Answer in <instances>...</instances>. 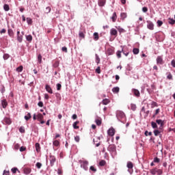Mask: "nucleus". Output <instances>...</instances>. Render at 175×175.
Segmentation results:
<instances>
[{
    "instance_id": "nucleus-10",
    "label": "nucleus",
    "mask_w": 175,
    "mask_h": 175,
    "mask_svg": "<svg viewBox=\"0 0 175 175\" xmlns=\"http://www.w3.org/2000/svg\"><path fill=\"white\" fill-rule=\"evenodd\" d=\"M117 33H118V32H117V30L116 29H114V28L111 29L110 35L111 36H117Z\"/></svg>"
},
{
    "instance_id": "nucleus-25",
    "label": "nucleus",
    "mask_w": 175,
    "mask_h": 175,
    "mask_svg": "<svg viewBox=\"0 0 175 175\" xmlns=\"http://www.w3.org/2000/svg\"><path fill=\"white\" fill-rule=\"evenodd\" d=\"M37 119L38 121H42V120H43V115H42V113H38L37 115Z\"/></svg>"
},
{
    "instance_id": "nucleus-17",
    "label": "nucleus",
    "mask_w": 175,
    "mask_h": 175,
    "mask_svg": "<svg viewBox=\"0 0 175 175\" xmlns=\"http://www.w3.org/2000/svg\"><path fill=\"white\" fill-rule=\"evenodd\" d=\"M4 122H5V124H7L8 125H10V124H12V120H10V118H5Z\"/></svg>"
},
{
    "instance_id": "nucleus-44",
    "label": "nucleus",
    "mask_w": 175,
    "mask_h": 175,
    "mask_svg": "<svg viewBox=\"0 0 175 175\" xmlns=\"http://www.w3.org/2000/svg\"><path fill=\"white\" fill-rule=\"evenodd\" d=\"M100 166H105L106 165V161L105 160H102L99 162Z\"/></svg>"
},
{
    "instance_id": "nucleus-20",
    "label": "nucleus",
    "mask_w": 175,
    "mask_h": 175,
    "mask_svg": "<svg viewBox=\"0 0 175 175\" xmlns=\"http://www.w3.org/2000/svg\"><path fill=\"white\" fill-rule=\"evenodd\" d=\"M111 20L113 23H116V21L117 20V13L113 12V14L111 16Z\"/></svg>"
},
{
    "instance_id": "nucleus-14",
    "label": "nucleus",
    "mask_w": 175,
    "mask_h": 175,
    "mask_svg": "<svg viewBox=\"0 0 175 175\" xmlns=\"http://www.w3.org/2000/svg\"><path fill=\"white\" fill-rule=\"evenodd\" d=\"M107 55H113V54H114V50H113L111 48L108 49L107 51Z\"/></svg>"
},
{
    "instance_id": "nucleus-12",
    "label": "nucleus",
    "mask_w": 175,
    "mask_h": 175,
    "mask_svg": "<svg viewBox=\"0 0 175 175\" xmlns=\"http://www.w3.org/2000/svg\"><path fill=\"white\" fill-rule=\"evenodd\" d=\"M1 106H2L3 109H6V107L8 106V101H6L5 99H3L1 100Z\"/></svg>"
},
{
    "instance_id": "nucleus-58",
    "label": "nucleus",
    "mask_w": 175,
    "mask_h": 175,
    "mask_svg": "<svg viewBox=\"0 0 175 175\" xmlns=\"http://www.w3.org/2000/svg\"><path fill=\"white\" fill-rule=\"evenodd\" d=\"M12 173H16L17 170H18V169H17V167H14V168H12Z\"/></svg>"
},
{
    "instance_id": "nucleus-16",
    "label": "nucleus",
    "mask_w": 175,
    "mask_h": 175,
    "mask_svg": "<svg viewBox=\"0 0 175 175\" xmlns=\"http://www.w3.org/2000/svg\"><path fill=\"white\" fill-rule=\"evenodd\" d=\"M126 167L128 169H133V163L131 161H128Z\"/></svg>"
},
{
    "instance_id": "nucleus-48",
    "label": "nucleus",
    "mask_w": 175,
    "mask_h": 175,
    "mask_svg": "<svg viewBox=\"0 0 175 175\" xmlns=\"http://www.w3.org/2000/svg\"><path fill=\"white\" fill-rule=\"evenodd\" d=\"M38 61L39 62V64H42V55H38Z\"/></svg>"
},
{
    "instance_id": "nucleus-34",
    "label": "nucleus",
    "mask_w": 175,
    "mask_h": 175,
    "mask_svg": "<svg viewBox=\"0 0 175 175\" xmlns=\"http://www.w3.org/2000/svg\"><path fill=\"white\" fill-rule=\"evenodd\" d=\"M168 23L169 24H171V25H173L175 23V20L173 18H169Z\"/></svg>"
},
{
    "instance_id": "nucleus-2",
    "label": "nucleus",
    "mask_w": 175,
    "mask_h": 175,
    "mask_svg": "<svg viewBox=\"0 0 175 175\" xmlns=\"http://www.w3.org/2000/svg\"><path fill=\"white\" fill-rule=\"evenodd\" d=\"M79 163L81 165V167L83 169V170H88V161L87 160H79Z\"/></svg>"
},
{
    "instance_id": "nucleus-33",
    "label": "nucleus",
    "mask_w": 175,
    "mask_h": 175,
    "mask_svg": "<svg viewBox=\"0 0 175 175\" xmlns=\"http://www.w3.org/2000/svg\"><path fill=\"white\" fill-rule=\"evenodd\" d=\"M95 122H96V125L99 126V125H101L102 120L100 119H96Z\"/></svg>"
},
{
    "instance_id": "nucleus-52",
    "label": "nucleus",
    "mask_w": 175,
    "mask_h": 175,
    "mask_svg": "<svg viewBox=\"0 0 175 175\" xmlns=\"http://www.w3.org/2000/svg\"><path fill=\"white\" fill-rule=\"evenodd\" d=\"M36 166L38 169H40V167H42V163H40V162H38L36 164Z\"/></svg>"
},
{
    "instance_id": "nucleus-1",
    "label": "nucleus",
    "mask_w": 175,
    "mask_h": 175,
    "mask_svg": "<svg viewBox=\"0 0 175 175\" xmlns=\"http://www.w3.org/2000/svg\"><path fill=\"white\" fill-rule=\"evenodd\" d=\"M116 115L118 121H120V122H122V120H125V113L122 111H117Z\"/></svg>"
},
{
    "instance_id": "nucleus-23",
    "label": "nucleus",
    "mask_w": 175,
    "mask_h": 175,
    "mask_svg": "<svg viewBox=\"0 0 175 175\" xmlns=\"http://www.w3.org/2000/svg\"><path fill=\"white\" fill-rule=\"evenodd\" d=\"M96 57V64H99L100 62V58H99V56L98 55V54L95 55Z\"/></svg>"
},
{
    "instance_id": "nucleus-38",
    "label": "nucleus",
    "mask_w": 175,
    "mask_h": 175,
    "mask_svg": "<svg viewBox=\"0 0 175 175\" xmlns=\"http://www.w3.org/2000/svg\"><path fill=\"white\" fill-rule=\"evenodd\" d=\"M139 49H137V48H134L133 49V54H135V55H137V53H139Z\"/></svg>"
},
{
    "instance_id": "nucleus-42",
    "label": "nucleus",
    "mask_w": 175,
    "mask_h": 175,
    "mask_svg": "<svg viewBox=\"0 0 175 175\" xmlns=\"http://www.w3.org/2000/svg\"><path fill=\"white\" fill-rule=\"evenodd\" d=\"M122 53H123L124 55H125L126 57H128V55H129V52H126L124 50V48L122 49Z\"/></svg>"
},
{
    "instance_id": "nucleus-50",
    "label": "nucleus",
    "mask_w": 175,
    "mask_h": 175,
    "mask_svg": "<svg viewBox=\"0 0 175 175\" xmlns=\"http://www.w3.org/2000/svg\"><path fill=\"white\" fill-rule=\"evenodd\" d=\"M152 135V132H149L148 131H145V136H151Z\"/></svg>"
},
{
    "instance_id": "nucleus-21",
    "label": "nucleus",
    "mask_w": 175,
    "mask_h": 175,
    "mask_svg": "<svg viewBox=\"0 0 175 175\" xmlns=\"http://www.w3.org/2000/svg\"><path fill=\"white\" fill-rule=\"evenodd\" d=\"M3 10H5V12H9V10H10V8L9 7V5L4 4Z\"/></svg>"
},
{
    "instance_id": "nucleus-29",
    "label": "nucleus",
    "mask_w": 175,
    "mask_h": 175,
    "mask_svg": "<svg viewBox=\"0 0 175 175\" xmlns=\"http://www.w3.org/2000/svg\"><path fill=\"white\" fill-rule=\"evenodd\" d=\"M131 109L133 110V111H136V105L135 104H131Z\"/></svg>"
},
{
    "instance_id": "nucleus-64",
    "label": "nucleus",
    "mask_w": 175,
    "mask_h": 175,
    "mask_svg": "<svg viewBox=\"0 0 175 175\" xmlns=\"http://www.w3.org/2000/svg\"><path fill=\"white\" fill-rule=\"evenodd\" d=\"M3 175H9V171L4 170Z\"/></svg>"
},
{
    "instance_id": "nucleus-27",
    "label": "nucleus",
    "mask_w": 175,
    "mask_h": 175,
    "mask_svg": "<svg viewBox=\"0 0 175 175\" xmlns=\"http://www.w3.org/2000/svg\"><path fill=\"white\" fill-rule=\"evenodd\" d=\"M53 145L55 146V147H58V146H59V141L58 140L53 141Z\"/></svg>"
},
{
    "instance_id": "nucleus-53",
    "label": "nucleus",
    "mask_w": 175,
    "mask_h": 175,
    "mask_svg": "<svg viewBox=\"0 0 175 175\" xmlns=\"http://www.w3.org/2000/svg\"><path fill=\"white\" fill-rule=\"evenodd\" d=\"M75 142H77V143H79V142H80V136L77 135L76 137H75Z\"/></svg>"
},
{
    "instance_id": "nucleus-31",
    "label": "nucleus",
    "mask_w": 175,
    "mask_h": 175,
    "mask_svg": "<svg viewBox=\"0 0 175 175\" xmlns=\"http://www.w3.org/2000/svg\"><path fill=\"white\" fill-rule=\"evenodd\" d=\"M10 57V55L9 54L5 53L3 55V58L5 61H6V59H9Z\"/></svg>"
},
{
    "instance_id": "nucleus-39",
    "label": "nucleus",
    "mask_w": 175,
    "mask_h": 175,
    "mask_svg": "<svg viewBox=\"0 0 175 175\" xmlns=\"http://www.w3.org/2000/svg\"><path fill=\"white\" fill-rule=\"evenodd\" d=\"M24 173H25V174H29V173H31V169H29V168L25 169Z\"/></svg>"
},
{
    "instance_id": "nucleus-30",
    "label": "nucleus",
    "mask_w": 175,
    "mask_h": 175,
    "mask_svg": "<svg viewBox=\"0 0 175 175\" xmlns=\"http://www.w3.org/2000/svg\"><path fill=\"white\" fill-rule=\"evenodd\" d=\"M151 125H152V128H153V129H156V128H158V125L157 124V123L155 122H152Z\"/></svg>"
},
{
    "instance_id": "nucleus-51",
    "label": "nucleus",
    "mask_w": 175,
    "mask_h": 175,
    "mask_svg": "<svg viewBox=\"0 0 175 175\" xmlns=\"http://www.w3.org/2000/svg\"><path fill=\"white\" fill-rule=\"evenodd\" d=\"M16 72H23V66H20L16 68Z\"/></svg>"
},
{
    "instance_id": "nucleus-7",
    "label": "nucleus",
    "mask_w": 175,
    "mask_h": 175,
    "mask_svg": "<svg viewBox=\"0 0 175 175\" xmlns=\"http://www.w3.org/2000/svg\"><path fill=\"white\" fill-rule=\"evenodd\" d=\"M147 28L148 29H150V31H152L154 29V23H152V22L151 21H147Z\"/></svg>"
},
{
    "instance_id": "nucleus-57",
    "label": "nucleus",
    "mask_w": 175,
    "mask_h": 175,
    "mask_svg": "<svg viewBox=\"0 0 175 175\" xmlns=\"http://www.w3.org/2000/svg\"><path fill=\"white\" fill-rule=\"evenodd\" d=\"M19 150H20L21 152H23V151H25L27 150V148H25L24 146H21Z\"/></svg>"
},
{
    "instance_id": "nucleus-40",
    "label": "nucleus",
    "mask_w": 175,
    "mask_h": 175,
    "mask_svg": "<svg viewBox=\"0 0 175 175\" xmlns=\"http://www.w3.org/2000/svg\"><path fill=\"white\" fill-rule=\"evenodd\" d=\"M105 3H105V1H103V0H100L99 2H98L99 6H105Z\"/></svg>"
},
{
    "instance_id": "nucleus-63",
    "label": "nucleus",
    "mask_w": 175,
    "mask_h": 175,
    "mask_svg": "<svg viewBox=\"0 0 175 175\" xmlns=\"http://www.w3.org/2000/svg\"><path fill=\"white\" fill-rule=\"evenodd\" d=\"M171 65L173 68H175V60L174 59L172 60Z\"/></svg>"
},
{
    "instance_id": "nucleus-41",
    "label": "nucleus",
    "mask_w": 175,
    "mask_h": 175,
    "mask_svg": "<svg viewBox=\"0 0 175 175\" xmlns=\"http://www.w3.org/2000/svg\"><path fill=\"white\" fill-rule=\"evenodd\" d=\"M121 53H122V51H118L116 52V55H117L118 58H121Z\"/></svg>"
},
{
    "instance_id": "nucleus-4",
    "label": "nucleus",
    "mask_w": 175,
    "mask_h": 175,
    "mask_svg": "<svg viewBox=\"0 0 175 175\" xmlns=\"http://www.w3.org/2000/svg\"><path fill=\"white\" fill-rule=\"evenodd\" d=\"M107 150L111 154V155H116V148L114 145H109L107 148Z\"/></svg>"
},
{
    "instance_id": "nucleus-24",
    "label": "nucleus",
    "mask_w": 175,
    "mask_h": 175,
    "mask_svg": "<svg viewBox=\"0 0 175 175\" xmlns=\"http://www.w3.org/2000/svg\"><path fill=\"white\" fill-rule=\"evenodd\" d=\"M94 40H99V34L97 32L94 33Z\"/></svg>"
},
{
    "instance_id": "nucleus-32",
    "label": "nucleus",
    "mask_w": 175,
    "mask_h": 175,
    "mask_svg": "<svg viewBox=\"0 0 175 175\" xmlns=\"http://www.w3.org/2000/svg\"><path fill=\"white\" fill-rule=\"evenodd\" d=\"M77 124H79V122H75L73 123L72 126L74 129H79V126H77Z\"/></svg>"
},
{
    "instance_id": "nucleus-37",
    "label": "nucleus",
    "mask_w": 175,
    "mask_h": 175,
    "mask_svg": "<svg viewBox=\"0 0 175 175\" xmlns=\"http://www.w3.org/2000/svg\"><path fill=\"white\" fill-rule=\"evenodd\" d=\"M19 132H21V133H25V129L24 126H21L19 128Z\"/></svg>"
},
{
    "instance_id": "nucleus-28",
    "label": "nucleus",
    "mask_w": 175,
    "mask_h": 175,
    "mask_svg": "<svg viewBox=\"0 0 175 175\" xmlns=\"http://www.w3.org/2000/svg\"><path fill=\"white\" fill-rule=\"evenodd\" d=\"M26 40H27V42H32V36L31 35L26 36Z\"/></svg>"
},
{
    "instance_id": "nucleus-6",
    "label": "nucleus",
    "mask_w": 175,
    "mask_h": 175,
    "mask_svg": "<svg viewBox=\"0 0 175 175\" xmlns=\"http://www.w3.org/2000/svg\"><path fill=\"white\" fill-rule=\"evenodd\" d=\"M157 65H163V59L162 58V56H157Z\"/></svg>"
},
{
    "instance_id": "nucleus-46",
    "label": "nucleus",
    "mask_w": 175,
    "mask_h": 175,
    "mask_svg": "<svg viewBox=\"0 0 175 175\" xmlns=\"http://www.w3.org/2000/svg\"><path fill=\"white\" fill-rule=\"evenodd\" d=\"M153 133H154V136H158V135H159V133H161V131H159V130H154L153 131Z\"/></svg>"
},
{
    "instance_id": "nucleus-59",
    "label": "nucleus",
    "mask_w": 175,
    "mask_h": 175,
    "mask_svg": "<svg viewBox=\"0 0 175 175\" xmlns=\"http://www.w3.org/2000/svg\"><path fill=\"white\" fill-rule=\"evenodd\" d=\"M18 148H20V144H16L14 145V150H18Z\"/></svg>"
},
{
    "instance_id": "nucleus-36",
    "label": "nucleus",
    "mask_w": 175,
    "mask_h": 175,
    "mask_svg": "<svg viewBox=\"0 0 175 175\" xmlns=\"http://www.w3.org/2000/svg\"><path fill=\"white\" fill-rule=\"evenodd\" d=\"M51 12V8L46 7L45 9V13H46V14H49V13H50Z\"/></svg>"
},
{
    "instance_id": "nucleus-45",
    "label": "nucleus",
    "mask_w": 175,
    "mask_h": 175,
    "mask_svg": "<svg viewBox=\"0 0 175 175\" xmlns=\"http://www.w3.org/2000/svg\"><path fill=\"white\" fill-rule=\"evenodd\" d=\"M151 106L152 107H158V103H157V102L152 101L151 103Z\"/></svg>"
},
{
    "instance_id": "nucleus-22",
    "label": "nucleus",
    "mask_w": 175,
    "mask_h": 175,
    "mask_svg": "<svg viewBox=\"0 0 175 175\" xmlns=\"http://www.w3.org/2000/svg\"><path fill=\"white\" fill-rule=\"evenodd\" d=\"M126 16H127V15H126V13H125V12H122L120 14V17H121L122 20H125V18H126Z\"/></svg>"
},
{
    "instance_id": "nucleus-11",
    "label": "nucleus",
    "mask_w": 175,
    "mask_h": 175,
    "mask_svg": "<svg viewBox=\"0 0 175 175\" xmlns=\"http://www.w3.org/2000/svg\"><path fill=\"white\" fill-rule=\"evenodd\" d=\"M45 90L49 94H53V89H51V87L49 85H46Z\"/></svg>"
},
{
    "instance_id": "nucleus-54",
    "label": "nucleus",
    "mask_w": 175,
    "mask_h": 175,
    "mask_svg": "<svg viewBox=\"0 0 175 175\" xmlns=\"http://www.w3.org/2000/svg\"><path fill=\"white\" fill-rule=\"evenodd\" d=\"M142 12L144 13H147V12H148V8H147V7L142 8Z\"/></svg>"
},
{
    "instance_id": "nucleus-3",
    "label": "nucleus",
    "mask_w": 175,
    "mask_h": 175,
    "mask_svg": "<svg viewBox=\"0 0 175 175\" xmlns=\"http://www.w3.org/2000/svg\"><path fill=\"white\" fill-rule=\"evenodd\" d=\"M150 173L152 175H155V174L162 175L163 174V171L161 169L154 168V169L150 170Z\"/></svg>"
},
{
    "instance_id": "nucleus-62",
    "label": "nucleus",
    "mask_w": 175,
    "mask_h": 175,
    "mask_svg": "<svg viewBox=\"0 0 175 175\" xmlns=\"http://www.w3.org/2000/svg\"><path fill=\"white\" fill-rule=\"evenodd\" d=\"M96 73H98V75H100V67H98V68L96 69Z\"/></svg>"
},
{
    "instance_id": "nucleus-9",
    "label": "nucleus",
    "mask_w": 175,
    "mask_h": 175,
    "mask_svg": "<svg viewBox=\"0 0 175 175\" xmlns=\"http://www.w3.org/2000/svg\"><path fill=\"white\" fill-rule=\"evenodd\" d=\"M107 133L109 136H113L116 135V130L113 128H111L107 131Z\"/></svg>"
},
{
    "instance_id": "nucleus-61",
    "label": "nucleus",
    "mask_w": 175,
    "mask_h": 175,
    "mask_svg": "<svg viewBox=\"0 0 175 175\" xmlns=\"http://www.w3.org/2000/svg\"><path fill=\"white\" fill-rule=\"evenodd\" d=\"M38 106H39V107H43V102L42 101L38 102Z\"/></svg>"
},
{
    "instance_id": "nucleus-13",
    "label": "nucleus",
    "mask_w": 175,
    "mask_h": 175,
    "mask_svg": "<svg viewBox=\"0 0 175 175\" xmlns=\"http://www.w3.org/2000/svg\"><path fill=\"white\" fill-rule=\"evenodd\" d=\"M156 122L157 124H158V125H161V126H163V125H165V120H162L161 119L156 120Z\"/></svg>"
},
{
    "instance_id": "nucleus-8",
    "label": "nucleus",
    "mask_w": 175,
    "mask_h": 175,
    "mask_svg": "<svg viewBox=\"0 0 175 175\" xmlns=\"http://www.w3.org/2000/svg\"><path fill=\"white\" fill-rule=\"evenodd\" d=\"M132 92L136 96L137 98H139L140 96V92L137 89H132Z\"/></svg>"
},
{
    "instance_id": "nucleus-43",
    "label": "nucleus",
    "mask_w": 175,
    "mask_h": 175,
    "mask_svg": "<svg viewBox=\"0 0 175 175\" xmlns=\"http://www.w3.org/2000/svg\"><path fill=\"white\" fill-rule=\"evenodd\" d=\"M27 23L29 25H31L32 24V19L31 18H27Z\"/></svg>"
},
{
    "instance_id": "nucleus-49",
    "label": "nucleus",
    "mask_w": 175,
    "mask_h": 175,
    "mask_svg": "<svg viewBox=\"0 0 175 175\" xmlns=\"http://www.w3.org/2000/svg\"><path fill=\"white\" fill-rule=\"evenodd\" d=\"M163 24V22L162 21H157V27H162V25Z\"/></svg>"
},
{
    "instance_id": "nucleus-56",
    "label": "nucleus",
    "mask_w": 175,
    "mask_h": 175,
    "mask_svg": "<svg viewBox=\"0 0 175 175\" xmlns=\"http://www.w3.org/2000/svg\"><path fill=\"white\" fill-rule=\"evenodd\" d=\"M103 105H109V100L107 99H104L103 100Z\"/></svg>"
},
{
    "instance_id": "nucleus-26",
    "label": "nucleus",
    "mask_w": 175,
    "mask_h": 175,
    "mask_svg": "<svg viewBox=\"0 0 175 175\" xmlns=\"http://www.w3.org/2000/svg\"><path fill=\"white\" fill-rule=\"evenodd\" d=\"M17 40L19 43H21L23 42V35L17 36Z\"/></svg>"
},
{
    "instance_id": "nucleus-18",
    "label": "nucleus",
    "mask_w": 175,
    "mask_h": 175,
    "mask_svg": "<svg viewBox=\"0 0 175 175\" xmlns=\"http://www.w3.org/2000/svg\"><path fill=\"white\" fill-rule=\"evenodd\" d=\"M112 92L114 94H118V92H120V88L119 87H115L113 88H112Z\"/></svg>"
},
{
    "instance_id": "nucleus-35",
    "label": "nucleus",
    "mask_w": 175,
    "mask_h": 175,
    "mask_svg": "<svg viewBox=\"0 0 175 175\" xmlns=\"http://www.w3.org/2000/svg\"><path fill=\"white\" fill-rule=\"evenodd\" d=\"M31 117V113H28L27 116H25V120H26V121H28V120H29Z\"/></svg>"
},
{
    "instance_id": "nucleus-5",
    "label": "nucleus",
    "mask_w": 175,
    "mask_h": 175,
    "mask_svg": "<svg viewBox=\"0 0 175 175\" xmlns=\"http://www.w3.org/2000/svg\"><path fill=\"white\" fill-rule=\"evenodd\" d=\"M49 161H50L51 166H54V163H55V161H56L55 157L51 155L49 157Z\"/></svg>"
},
{
    "instance_id": "nucleus-47",
    "label": "nucleus",
    "mask_w": 175,
    "mask_h": 175,
    "mask_svg": "<svg viewBox=\"0 0 175 175\" xmlns=\"http://www.w3.org/2000/svg\"><path fill=\"white\" fill-rule=\"evenodd\" d=\"M160 161L161 160L159 159V158L155 157L153 160V162H154L155 163H159Z\"/></svg>"
},
{
    "instance_id": "nucleus-60",
    "label": "nucleus",
    "mask_w": 175,
    "mask_h": 175,
    "mask_svg": "<svg viewBox=\"0 0 175 175\" xmlns=\"http://www.w3.org/2000/svg\"><path fill=\"white\" fill-rule=\"evenodd\" d=\"M90 170H92V172H96V169L94 166H90Z\"/></svg>"
},
{
    "instance_id": "nucleus-55",
    "label": "nucleus",
    "mask_w": 175,
    "mask_h": 175,
    "mask_svg": "<svg viewBox=\"0 0 175 175\" xmlns=\"http://www.w3.org/2000/svg\"><path fill=\"white\" fill-rule=\"evenodd\" d=\"M62 85H61V83H57V91H59L62 88Z\"/></svg>"
},
{
    "instance_id": "nucleus-19",
    "label": "nucleus",
    "mask_w": 175,
    "mask_h": 175,
    "mask_svg": "<svg viewBox=\"0 0 175 175\" xmlns=\"http://www.w3.org/2000/svg\"><path fill=\"white\" fill-rule=\"evenodd\" d=\"M36 150L37 152H40V144L39 143H36Z\"/></svg>"
},
{
    "instance_id": "nucleus-15",
    "label": "nucleus",
    "mask_w": 175,
    "mask_h": 175,
    "mask_svg": "<svg viewBox=\"0 0 175 175\" xmlns=\"http://www.w3.org/2000/svg\"><path fill=\"white\" fill-rule=\"evenodd\" d=\"M8 35H9V36H10V38H13V36H14V32L13 31V29H8Z\"/></svg>"
}]
</instances>
